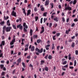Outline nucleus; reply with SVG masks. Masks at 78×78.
Listing matches in <instances>:
<instances>
[{
    "instance_id": "nucleus-1",
    "label": "nucleus",
    "mask_w": 78,
    "mask_h": 78,
    "mask_svg": "<svg viewBox=\"0 0 78 78\" xmlns=\"http://www.w3.org/2000/svg\"><path fill=\"white\" fill-rule=\"evenodd\" d=\"M3 34H4L5 32V30L6 32H9L11 31V27H6V26H4L3 27Z\"/></svg>"
},
{
    "instance_id": "nucleus-2",
    "label": "nucleus",
    "mask_w": 78,
    "mask_h": 78,
    "mask_svg": "<svg viewBox=\"0 0 78 78\" xmlns=\"http://www.w3.org/2000/svg\"><path fill=\"white\" fill-rule=\"evenodd\" d=\"M35 50L36 51H37L38 52H36V55H39V53H42L43 51V48H41V49L40 50L39 48H36L35 49Z\"/></svg>"
},
{
    "instance_id": "nucleus-3",
    "label": "nucleus",
    "mask_w": 78,
    "mask_h": 78,
    "mask_svg": "<svg viewBox=\"0 0 78 78\" xmlns=\"http://www.w3.org/2000/svg\"><path fill=\"white\" fill-rule=\"evenodd\" d=\"M67 6V4H65V9L63 11H72V7L69 6Z\"/></svg>"
},
{
    "instance_id": "nucleus-4",
    "label": "nucleus",
    "mask_w": 78,
    "mask_h": 78,
    "mask_svg": "<svg viewBox=\"0 0 78 78\" xmlns=\"http://www.w3.org/2000/svg\"><path fill=\"white\" fill-rule=\"evenodd\" d=\"M15 42H16V36L15 35H14L13 37V39L10 43V45H13Z\"/></svg>"
},
{
    "instance_id": "nucleus-5",
    "label": "nucleus",
    "mask_w": 78,
    "mask_h": 78,
    "mask_svg": "<svg viewBox=\"0 0 78 78\" xmlns=\"http://www.w3.org/2000/svg\"><path fill=\"white\" fill-rule=\"evenodd\" d=\"M17 28H19L20 30H23V26L21 25V24H20L18 25L17 26Z\"/></svg>"
},
{
    "instance_id": "nucleus-6",
    "label": "nucleus",
    "mask_w": 78,
    "mask_h": 78,
    "mask_svg": "<svg viewBox=\"0 0 78 78\" xmlns=\"http://www.w3.org/2000/svg\"><path fill=\"white\" fill-rule=\"evenodd\" d=\"M22 61V59L21 58H20L18 59L16 61V62H17V63L16 64V66H19V63L21 62Z\"/></svg>"
},
{
    "instance_id": "nucleus-7",
    "label": "nucleus",
    "mask_w": 78,
    "mask_h": 78,
    "mask_svg": "<svg viewBox=\"0 0 78 78\" xmlns=\"http://www.w3.org/2000/svg\"><path fill=\"white\" fill-rule=\"evenodd\" d=\"M40 8H41V11H44L45 10V9L44 7V5H41L40 6Z\"/></svg>"
},
{
    "instance_id": "nucleus-8",
    "label": "nucleus",
    "mask_w": 78,
    "mask_h": 78,
    "mask_svg": "<svg viewBox=\"0 0 78 78\" xmlns=\"http://www.w3.org/2000/svg\"><path fill=\"white\" fill-rule=\"evenodd\" d=\"M5 44V41H2V43H1L0 44V47H2L3 45L4 46Z\"/></svg>"
},
{
    "instance_id": "nucleus-9",
    "label": "nucleus",
    "mask_w": 78,
    "mask_h": 78,
    "mask_svg": "<svg viewBox=\"0 0 78 78\" xmlns=\"http://www.w3.org/2000/svg\"><path fill=\"white\" fill-rule=\"evenodd\" d=\"M31 10L29 9L28 10L27 13V16H28L30 14H31Z\"/></svg>"
},
{
    "instance_id": "nucleus-10",
    "label": "nucleus",
    "mask_w": 78,
    "mask_h": 78,
    "mask_svg": "<svg viewBox=\"0 0 78 78\" xmlns=\"http://www.w3.org/2000/svg\"><path fill=\"white\" fill-rule=\"evenodd\" d=\"M49 0H46L45 2V6L48 5H49Z\"/></svg>"
},
{
    "instance_id": "nucleus-11",
    "label": "nucleus",
    "mask_w": 78,
    "mask_h": 78,
    "mask_svg": "<svg viewBox=\"0 0 78 78\" xmlns=\"http://www.w3.org/2000/svg\"><path fill=\"white\" fill-rule=\"evenodd\" d=\"M12 15L13 16H14L15 17H16V12H15L14 11H13L12 12Z\"/></svg>"
},
{
    "instance_id": "nucleus-12",
    "label": "nucleus",
    "mask_w": 78,
    "mask_h": 78,
    "mask_svg": "<svg viewBox=\"0 0 78 78\" xmlns=\"http://www.w3.org/2000/svg\"><path fill=\"white\" fill-rule=\"evenodd\" d=\"M41 30H42L40 32L41 34L43 33L44 32V31H45V30L44 29V27L43 26L42 27Z\"/></svg>"
},
{
    "instance_id": "nucleus-13",
    "label": "nucleus",
    "mask_w": 78,
    "mask_h": 78,
    "mask_svg": "<svg viewBox=\"0 0 78 78\" xmlns=\"http://www.w3.org/2000/svg\"><path fill=\"white\" fill-rule=\"evenodd\" d=\"M23 27H25L26 29H28V26L27 25L26 23H23Z\"/></svg>"
},
{
    "instance_id": "nucleus-14",
    "label": "nucleus",
    "mask_w": 78,
    "mask_h": 78,
    "mask_svg": "<svg viewBox=\"0 0 78 78\" xmlns=\"http://www.w3.org/2000/svg\"><path fill=\"white\" fill-rule=\"evenodd\" d=\"M49 47H50V44H48L47 46H46L45 48L47 50H49V48H48Z\"/></svg>"
},
{
    "instance_id": "nucleus-15",
    "label": "nucleus",
    "mask_w": 78,
    "mask_h": 78,
    "mask_svg": "<svg viewBox=\"0 0 78 78\" xmlns=\"http://www.w3.org/2000/svg\"><path fill=\"white\" fill-rule=\"evenodd\" d=\"M7 25L8 26H10L11 24H10V23L9 22V20H8L7 21Z\"/></svg>"
},
{
    "instance_id": "nucleus-16",
    "label": "nucleus",
    "mask_w": 78,
    "mask_h": 78,
    "mask_svg": "<svg viewBox=\"0 0 78 78\" xmlns=\"http://www.w3.org/2000/svg\"><path fill=\"white\" fill-rule=\"evenodd\" d=\"M34 46H33L31 48V51H34Z\"/></svg>"
},
{
    "instance_id": "nucleus-17",
    "label": "nucleus",
    "mask_w": 78,
    "mask_h": 78,
    "mask_svg": "<svg viewBox=\"0 0 78 78\" xmlns=\"http://www.w3.org/2000/svg\"><path fill=\"white\" fill-rule=\"evenodd\" d=\"M0 24L2 26H3L4 25V24H5V21H3L2 22H1L0 23Z\"/></svg>"
},
{
    "instance_id": "nucleus-18",
    "label": "nucleus",
    "mask_w": 78,
    "mask_h": 78,
    "mask_svg": "<svg viewBox=\"0 0 78 78\" xmlns=\"http://www.w3.org/2000/svg\"><path fill=\"white\" fill-rule=\"evenodd\" d=\"M30 36H32V35H33V30H32V29L30 30Z\"/></svg>"
},
{
    "instance_id": "nucleus-19",
    "label": "nucleus",
    "mask_w": 78,
    "mask_h": 78,
    "mask_svg": "<svg viewBox=\"0 0 78 78\" xmlns=\"http://www.w3.org/2000/svg\"><path fill=\"white\" fill-rule=\"evenodd\" d=\"M54 20L55 21H56V22H58V17H55L54 19Z\"/></svg>"
},
{
    "instance_id": "nucleus-20",
    "label": "nucleus",
    "mask_w": 78,
    "mask_h": 78,
    "mask_svg": "<svg viewBox=\"0 0 78 78\" xmlns=\"http://www.w3.org/2000/svg\"><path fill=\"white\" fill-rule=\"evenodd\" d=\"M1 76H5V72H2L1 74Z\"/></svg>"
},
{
    "instance_id": "nucleus-21",
    "label": "nucleus",
    "mask_w": 78,
    "mask_h": 78,
    "mask_svg": "<svg viewBox=\"0 0 78 78\" xmlns=\"http://www.w3.org/2000/svg\"><path fill=\"white\" fill-rule=\"evenodd\" d=\"M51 9L53 8V7H54V4L53 3H51Z\"/></svg>"
},
{
    "instance_id": "nucleus-22",
    "label": "nucleus",
    "mask_w": 78,
    "mask_h": 78,
    "mask_svg": "<svg viewBox=\"0 0 78 78\" xmlns=\"http://www.w3.org/2000/svg\"><path fill=\"white\" fill-rule=\"evenodd\" d=\"M35 21L36 22L37 21L38 19H39V17L36 16L35 17Z\"/></svg>"
},
{
    "instance_id": "nucleus-23",
    "label": "nucleus",
    "mask_w": 78,
    "mask_h": 78,
    "mask_svg": "<svg viewBox=\"0 0 78 78\" xmlns=\"http://www.w3.org/2000/svg\"><path fill=\"white\" fill-rule=\"evenodd\" d=\"M4 67V65H0V67L1 69H2Z\"/></svg>"
},
{
    "instance_id": "nucleus-24",
    "label": "nucleus",
    "mask_w": 78,
    "mask_h": 78,
    "mask_svg": "<svg viewBox=\"0 0 78 78\" xmlns=\"http://www.w3.org/2000/svg\"><path fill=\"white\" fill-rule=\"evenodd\" d=\"M52 50H53L54 48H55V44H52Z\"/></svg>"
},
{
    "instance_id": "nucleus-25",
    "label": "nucleus",
    "mask_w": 78,
    "mask_h": 78,
    "mask_svg": "<svg viewBox=\"0 0 78 78\" xmlns=\"http://www.w3.org/2000/svg\"><path fill=\"white\" fill-rule=\"evenodd\" d=\"M41 65H43L44 64L43 63H44L45 62L44 60H41Z\"/></svg>"
},
{
    "instance_id": "nucleus-26",
    "label": "nucleus",
    "mask_w": 78,
    "mask_h": 78,
    "mask_svg": "<svg viewBox=\"0 0 78 78\" xmlns=\"http://www.w3.org/2000/svg\"><path fill=\"white\" fill-rule=\"evenodd\" d=\"M47 12H45L43 13V16L46 17L47 16Z\"/></svg>"
},
{
    "instance_id": "nucleus-27",
    "label": "nucleus",
    "mask_w": 78,
    "mask_h": 78,
    "mask_svg": "<svg viewBox=\"0 0 78 78\" xmlns=\"http://www.w3.org/2000/svg\"><path fill=\"white\" fill-rule=\"evenodd\" d=\"M77 2V1H76V0H74L73 2V5H75V4Z\"/></svg>"
},
{
    "instance_id": "nucleus-28",
    "label": "nucleus",
    "mask_w": 78,
    "mask_h": 78,
    "mask_svg": "<svg viewBox=\"0 0 78 78\" xmlns=\"http://www.w3.org/2000/svg\"><path fill=\"white\" fill-rule=\"evenodd\" d=\"M41 41V40L40 39L37 40V42L38 44H39Z\"/></svg>"
},
{
    "instance_id": "nucleus-29",
    "label": "nucleus",
    "mask_w": 78,
    "mask_h": 78,
    "mask_svg": "<svg viewBox=\"0 0 78 78\" xmlns=\"http://www.w3.org/2000/svg\"><path fill=\"white\" fill-rule=\"evenodd\" d=\"M22 64L23 67H24V68H25V67H26V66H25V64L23 62L22 63Z\"/></svg>"
},
{
    "instance_id": "nucleus-30",
    "label": "nucleus",
    "mask_w": 78,
    "mask_h": 78,
    "mask_svg": "<svg viewBox=\"0 0 78 78\" xmlns=\"http://www.w3.org/2000/svg\"><path fill=\"white\" fill-rule=\"evenodd\" d=\"M76 60H75L74 61V66H76Z\"/></svg>"
},
{
    "instance_id": "nucleus-31",
    "label": "nucleus",
    "mask_w": 78,
    "mask_h": 78,
    "mask_svg": "<svg viewBox=\"0 0 78 78\" xmlns=\"http://www.w3.org/2000/svg\"><path fill=\"white\" fill-rule=\"evenodd\" d=\"M67 61H65L63 62L62 64H63V65H66V64H67Z\"/></svg>"
},
{
    "instance_id": "nucleus-32",
    "label": "nucleus",
    "mask_w": 78,
    "mask_h": 78,
    "mask_svg": "<svg viewBox=\"0 0 78 78\" xmlns=\"http://www.w3.org/2000/svg\"><path fill=\"white\" fill-rule=\"evenodd\" d=\"M37 11V7H35L34 9V11L35 12H36Z\"/></svg>"
},
{
    "instance_id": "nucleus-33",
    "label": "nucleus",
    "mask_w": 78,
    "mask_h": 78,
    "mask_svg": "<svg viewBox=\"0 0 78 78\" xmlns=\"http://www.w3.org/2000/svg\"><path fill=\"white\" fill-rule=\"evenodd\" d=\"M71 46L72 47H75V43H73L71 45Z\"/></svg>"
},
{
    "instance_id": "nucleus-34",
    "label": "nucleus",
    "mask_w": 78,
    "mask_h": 78,
    "mask_svg": "<svg viewBox=\"0 0 78 78\" xmlns=\"http://www.w3.org/2000/svg\"><path fill=\"white\" fill-rule=\"evenodd\" d=\"M48 54H47L44 57L45 59H47V58H48Z\"/></svg>"
},
{
    "instance_id": "nucleus-35",
    "label": "nucleus",
    "mask_w": 78,
    "mask_h": 78,
    "mask_svg": "<svg viewBox=\"0 0 78 78\" xmlns=\"http://www.w3.org/2000/svg\"><path fill=\"white\" fill-rule=\"evenodd\" d=\"M47 20V18H44V23H45V22H46V20Z\"/></svg>"
},
{
    "instance_id": "nucleus-36",
    "label": "nucleus",
    "mask_w": 78,
    "mask_h": 78,
    "mask_svg": "<svg viewBox=\"0 0 78 78\" xmlns=\"http://www.w3.org/2000/svg\"><path fill=\"white\" fill-rule=\"evenodd\" d=\"M22 11H23V13H25V9L24 8H22Z\"/></svg>"
},
{
    "instance_id": "nucleus-37",
    "label": "nucleus",
    "mask_w": 78,
    "mask_h": 78,
    "mask_svg": "<svg viewBox=\"0 0 78 78\" xmlns=\"http://www.w3.org/2000/svg\"><path fill=\"white\" fill-rule=\"evenodd\" d=\"M56 36V35H55L53 36V40H56V38H55V37Z\"/></svg>"
},
{
    "instance_id": "nucleus-38",
    "label": "nucleus",
    "mask_w": 78,
    "mask_h": 78,
    "mask_svg": "<svg viewBox=\"0 0 78 78\" xmlns=\"http://www.w3.org/2000/svg\"><path fill=\"white\" fill-rule=\"evenodd\" d=\"M45 70H46V71H48V67H45Z\"/></svg>"
},
{
    "instance_id": "nucleus-39",
    "label": "nucleus",
    "mask_w": 78,
    "mask_h": 78,
    "mask_svg": "<svg viewBox=\"0 0 78 78\" xmlns=\"http://www.w3.org/2000/svg\"><path fill=\"white\" fill-rule=\"evenodd\" d=\"M23 30L25 32H27V29H26V28H25V27H24L23 28Z\"/></svg>"
},
{
    "instance_id": "nucleus-40",
    "label": "nucleus",
    "mask_w": 78,
    "mask_h": 78,
    "mask_svg": "<svg viewBox=\"0 0 78 78\" xmlns=\"http://www.w3.org/2000/svg\"><path fill=\"white\" fill-rule=\"evenodd\" d=\"M13 27L14 29H15V30H16V29H17V28L16 27V26H15V25H13Z\"/></svg>"
},
{
    "instance_id": "nucleus-41",
    "label": "nucleus",
    "mask_w": 78,
    "mask_h": 78,
    "mask_svg": "<svg viewBox=\"0 0 78 78\" xmlns=\"http://www.w3.org/2000/svg\"><path fill=\"white\" fill-rule=\"evenodd\" d=\"M48 59H51V55H49L48 57Z\"/></svg>"
},
{
    "instance_id": "nucleus-42",
    "label": "nucleus",
    "mask_w": 78,
    "mask_h": 78,
    "mask_svg": "<svg viewBox=\"0 0 78 78\" xmlns=\"http://www.w3.org/2000/svg\"><path fill=\"white\" fill-rule=\"evenodd\" d=\"M28 46H29V45L28 44H26L25 46V47L27 48H28Z\"/></svg>"
},
{
    "instance_id": "nucleus-43",
    "label": "nucleus",
    "mask_w": 78,
    "mask_h": 78,
    "mask_svg": "<svg viewBox=\"0 0 78 78\" xmlns=\"http://www.w3.org/2000/svg\"><path fill=\"white\" fill-rule=\"evenodd\" d=\"M75 53L76 55H78V50H76L75 51Z\"/></svg>"
},
{
    "instance_id": "nucleus-44",
    "label": "nucleus",
    "mask_w": 78,
    "mask_h": 78,
    "mask_svg": "<svg viewBox=\"0 0 78 78\" xmlns=\"http://www.w3.org/2000/svg\"><path fill=\"white\" fill-rule=\"evenodd\" d=\"M43 20V18H41V22H40V23H41L42 24V20Z\"/></svg>"
},
{
    "instance_id": "nucleus-45",
    "label": "nucleus",
    "mask_w": 78,
    "mask_h": 78,
    "mask_svg": "<svg viewBox=\"0 0 78 78\" xmlns=\"http://www.w3.org/2000/svg\"><path fill=\"white\" fill-rule=\"evenodd\" d=\"M74 22H78V19L76 18L74 20Z\"/></svg>"
},
{
    "instance_id": "nucleus-46",
    "label": "nucleus",
    "mask_w": 78,
    "mask_h": 78,
    "mask_svg": "<svg viewBox=\"0 0 78 78\" xmlns=\"http://www.w3.org/2000/svg\"><path fill=\"white\" fill-rule=\"evenodd\" d=\"M62 21H63V22H64L65 21V19L64 17H62Z\"/></svg>"
},
{
    "instance_id": "nucleus-47",
    "label": "nucleus",
    "mask_w": 78,
    "mask_h": 78,
    "mask_svg": "<svg viewBox=\"0 0 78 78\" xmlns=\"http://www.w3.org/2000/svg\"><path fill=\"white\" fill-rule=\"evenodd\" d=\"M63 67H65V68H67L68 67V65H66L63 66Z\"/></svg>"
},
{
    "instance_id": "nucleus-48",
    "label": "nucleus",
    "mask_w": 78,
    "mask_h": 78,
    "mask_svg": "<svg viewBox=\"0 0 78 78\" xmlns=\"http://www.w3.org/2000/svg\"><path fill=\"white\" fill-rule=\"evenodd\" d=\"M70 11L71 10H69L68 11V13L69 14H70L72 12Z\"/></svg>"
},
{
    "instance_id": "nucleus-49",
    "label": "nucleus",
    "mask_w": 78,
    "mask_h": 78,
    "mask_svg": "<svg viewBox=\"0 0 78 78\" xmlns=\"http://www.w3.org/2000/svg\"><path fill=\"white\" fill-rule=\"evenodd\" d=\"M52 23H49V27H51V26H52Z\"/></svg>"
},
{
    "instance_id": "nucleus-50",
    "label": "nucleus",
    "mask_w": 78,
    "mask_h": 78,
    "mask_svg": "<svg viewBox=\"0 0 78 78\" xmlns=\"http://www.w3.org/2000/svg\"><path fill=\"white\" fill-rule=\"evenodd\" d=\"M69 68L70 69H73L74 67L73 66H70Z\"/></svg>"
},
{
    "instance_id": "nucleus-51",
    "label": "nucleus",
    "mask_w": 78,
    "mask_h": 78,
    "mask_svg": "<svg viewBox=\"0 0 78 78\" xmlns=\"http://www.w3.org/2000/svg\"><path fill=\"white\" fill-rule=\"evenodd\" d=\"M62 7H61V5H58V8H59V9H61V8Z\"/></svg>"
},
{
    "instance_id": "nucleus-52",
    "label": "nucleus",
    "mask_w": 78,
    "mask_h": 78,
    "mask_svg": "<svg viewBox=\"0 0 78 78\" xmlns=\"http://www.w3.org/2000/svg\"><path fill=\"white\" fill-rule=\"evenodd\" d=\"M19 20L20 21V22H21L22 21V20L21 18H20Z\"/></svg>"
},
{
    "instance_id": "nucleus-53",
    "label": "nucleus",
    "mask_w": 78,
    "mask_h": 78,
    "mask_svg": "<svg viewBox=\"0 0 78 78\" xmlns=\"http://www.w3.org/2000/svg\"><path fill=\"white\" fill-rule=\"evenodd\" d=\"M62 69L63 70H64V71H66V69L64 67L62 68Z\"/></svg>"
},
{
    "instance_id": "nucleus-54",
    "label": "nucleus",
    "mask_w": 78,
    "mask_h": 78,
    "mask_svg": "<svg viewBox=\"0 0 78 78\" xmlns=\"http://www.w3.org/2000/svg\"><path fill=\"white\" fill-rule=\"evenodd\" d=\"M75 23H73L71 25V27H74V26H75Z\"/></svg>"
},
{
    "instance_id": "nucleus-55",
    "label": "nucleus",
    "mask_w": 78,
    "mask_h": 78,
    "mask_svg": "<svg viewBox=\"0 0 78 78\" xmlns=\"http://www.w3.org/2000/svg\"><path fill=\"white\" fill-rule=\"evenodd\" d=\"M75 36H74L71 37V39H75Z\"/></svg>"
},
{
    "instance_id": "nucleus-56",
    "label": "nucleus",
    "mask_w": 78,
    "mask_h": 78,
    "mask_svg": "<svg viewBox=\"0 0 78 78\" xmlns=\"http://www.w3.org/2000/svg\"><path fill=\"white\" fill-rule=\"evenodd\" d=\"M33 37H31V42H33Z\"/></svg>"
},
{
    "instance_id": "nucleus-57",
    "label": "nucleus",
    "mask_w": 78,
    "mask_h": 78,
    "mask_svg": "<svg viewBox=\"0 0 78 78\" xmlns=\"http://www.w3.org/2000/svg\"><path fill=\"white\" fill-rule=\"evenodd\" d=\"M60 35V33H58L57 34V36H59Z\"/></svg>"
},
{
    "instance_id": "nucleus-58",
    "label": "nucleus",
    "mask_w": 78,
    "mask_h": 78,
    "mask_svg": "<svg viewBox=\"0 0 78 78\" xmlns=\"http://www.w3.org/2000/svg\"><path fill=\"white\" fill-rule=\"evenodd\" d=\"M66 34H69V32L68 30H66Z\"/></svg>"
},
{
    "instance_id": "nucleus-59",
    "label": "nucleus",
    "mask_w": 78,
    "mask_h": 78,
    "mask_svg": "<svg viewBox=\"0 0 78 78\" xmlns=\"http://www.w3.org/2000/svg\"><path fill=\"white\" fill-rule=\"evenodd\" d=\"M54 25L55 26V28H56L58 24L57 23H55L54 24Z\"/></svg>"
},
{
    "instance_id": "nucleus-60",
    "label": "nucleus",
    "mask_w": 78,
    "mask_h": 78,
    "mask_svg": "<svg viewBox=\"0 0 78 78\" xmlns=\"http://www.w3.org/2000/svg\"><path fill=\"white\" fill-rule=\"evenodd\" d=\"M16 73V71H15V70H14L13 71V72H12V74L14 75V73Z\"/></svg>"
},
{
    "instance_id": "nucleus-61",
    "label": "nucleus",
    "mask_w": 78,
    "mask_h": 78,
    "mask_svg": "<svg viewBox=\"0 0 78 78\" xmlns=\"http://www.w3.org/2000/svg\"><path fill=\"white\" fill-rule=\"evenodd\" d=\"M69 65L70 66H73V63H72V62H70Z\"/></svg>"
},
{
    "instance_id": "nucleus-62",
    "label": "nucleus",
    "mask_w": 78,
    "mask_h": 78,
    "mask_svg": "<svg viewBox=\"0 0 78 78\" xmlns=\"http://www.w3.org/2000/svg\"><path fill=\"white\" fill-rule=\"evenodd\" d=\"M27 59H30V55H29L27 57Z\"/></svg>"
},
{
    "instance_id": "nucleus-63",
    "label": "nucleus",
    "mask_w": 78,
    "mask_h": 78,
    "mask_svg": "<svg viewBox=\"0 0 78 78\" xmlns=\"http://www.w3.org/2000/svg\"><path fill=\"white\" fill-rule=\"evenodd\" d=\"M3 70L4 71H5L6 70V68H5V67H4L3 68Z\"/></svg>"
},
{
    "instance_id": "nucleus-64",
    "label": "nucleus",
    "mask_w": 78,
    "mask_h": 78,
    "mask_svg": "<svg viewBox=\"0 0 78 78\" xmlns=\"http://www.w3.org/2000/svg\"><path fill=\"white\" fill-rule=\"evenodd\" d=\"M28 50V48H25V51H27Z\"/></svg>"
}]
</instances>
